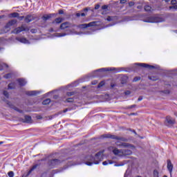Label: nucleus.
Masks as SVG:
<instances>
[{"label": "nucleus", "instance_id": "22", "mask_svg": "<svg viewBox=\"0 0 177 177\" xmlns=\"http://www.w3.org/2000/svg\"><path fill=\"white\" fill-rule=\"evenodd\" d=\"M114 70H115V68H102L97 70V71H114Z\"/></svg>", "mask_w": 177, "mask_h": 177}, {"label": "nucleus", "instance_id": "50", "mask_svg": "<svg viewBox=\"0 0 177 177\" xmlns=\"http://www.w3.org/2000/svg\"><path fill=\"white\" fill-rule=\"evenodd\" d=\"M80 16H82V17H85V16H86V14L85 12H82L80 13Z\"/></svg>", "mask_w": 177, "mask_h": 177}, {"label": "nucleus", "instance_id": "34", "mask_svg": "<svg viewBox=\"0 0 177 177\" xmlns=\"http://www.w3.org/2000/svg\"><path fill=\"white\" fill-rule=\"evenodd\" d=\"M8 176L9 177H13V176H15V172H13V171H9L8 173Z\"/></svg>", "mask_w": 177, "mask_h": 177}, {"label": "nucleus", "instance_id": "53", "mask_svg": "<svg viewBox=\"0 0 177 177\" xmlns=\"http://www.w3.org/2000/svg\"><path fill=\"white\" fill-rule=\"evenodd\" d=\"M64 13V11H63V10H59V15H63Z\"/></svg>", "mask_w": 177, "mask_h": 177}, {"label": "nucleus", "instance_id": "21", "mask_svg": "<svg viewBox=\"0 0 177 177\" xmlns=\"http://www.w3.org/2000/svg\"><path fill=\"white\" fill-rule=\"evenodd\" d=\"M144 10L145 12H153L154 9L151 8L149 5H146L144 6Z\"/></svg>", "mask_w": 177, "mask_h": 177}, {"label": "nucleus", "instance_id": "7", "mask_svg": "<svg viewBox=\"0 0 177 177\" xmlns=\"http://www.w3.org/2000/svg\"><path fill=\"white\" fill-rule=\"evenodd\" d=\"M175 124V120L172 118L171 116H167L165 121V124L167 127H172Z\"/></svg>", "mask_w": 177, "mask_h": 177}, {"label": "nucleus", "instance_id": "3", "mask_svg": "<svg viewBox=\"0 0 177 177\" xmlns=\"http://www.w3.org/2000/svg\"><path fill=\"white\" fill-rule=\"evenodd\" d=\"M16 23H17V20L16 19L9 21L8 23H7L6 25L4 26V30H0V34H5L6 32H8V31H10V27H12V26H15Z\"/></svg>", "mask_w": 177, "mask_h": 177}, {"label": "nucleus", "instance_id": "35", "mask_svg": "<svg viewBox=\"0 0 177 177\" xmlns=\"http://www.w3.org/2000/svg\"><path fill=\"white\" fill-rule=\"evenodd\" d=\"M153 177H160L158 176V171L157 170L153 171Z\"/></svg>", "mask_w": 177, "mask_h": 177}, {"label": "nucleus", "instance_id": "52", "mask_svg": "<svg viewBox=\"0 0 177 177\" xmlns=\"http://www.w3.org/2000/svg\"><path fill=\"white\" fill-rule=\"evenodd\" d=\"M101 15H107V10H104V11H102V12H101Z\"/></svg>", "mask_w": 177, "mask_h": 177}, {"label": "nucleus", "instance_id": "9", "mask_svg": "<svg viewBox=\"0 0 177 177\" xmlns=\"http://www.w3.org/2000/svg\"><path fill=\"white\" fill-rule=\"evenodd\" d=\"M96 26V21H92L88 24H82L78 26L79 28H88V27H93Z\"/></svg>", "mask_w": 177, "mask_h": 177}, {"label": "nucleus", "instance_id": "55", "mask_svg": "<svg viewBox=\"0 0 177 177\" xmlns=\"http://www.w3.org/2000/svg\"><path fill=\"white\" fill-rule=\"evenodd\" d=\"M120 3H127V0H120Z\"/></svg>", "mask_w": 177, "mask_h": 177}, {"label": "nucleus", "instance_id": "56", "mask_svg": "<svg viewBox=\"0 0 177 177\" xmlns=\"http://www.w3.org/2000/svg\"><path fill=\"white\" fill-rule=\"evenodd\" d=\"M76 17H81V13L80 12L76 13Z\"/></svg>", "mask_w": 177, "mask_h": 177}, {"label": "nucleus", "instance_id": "11", "mask_svg": "<svg viewBox=\"0 0 177 177\" xmlns=\"http://www.w3.org/2000/svg\"><path fill=\"white\" fill-rule=\"evenodd\" d=\"M110 150L113 149V153L115 156H122V149H118L117 148L110 147Z\"/></svg>", "mask_w": 177, "mask_h": 177}, {"label": "nucleus", "instance_id": "14", "mask_svg": "<svg viewBox=\"0 0 177 177\" xmlns=\"http://www.w3.org/2000/svg\"><path fill=\"white\" fill-rule=\"evenodd\" d=\"M15 39L21 44H30V41L26 37H16Z\"/></svg>", "mask_w": 177, "mask_h": 177}, {"label": "nucleus", "instance_id": "29", "mask_svg": "<svg viewBox=\"0 0 177 177\" xmlns=\"http://www.w3.org/2000/svg\"><path fill=\"white\" fill-rule=\"evenodd\" d=\"M5 67L8 68V66L6 64H0V71H2Z\"/></svg>", "mask_w": 177, "mask_h": 177}, {"label": "nucleus", "instance_id": "59", "mask_svg": "<svg viewBox=\"0 0 177 177\" xmlns=\"http://www.w3.org/2000/svg\"><path fill=\"white\" fill-rule=\"evenodd\" d=\"M68 111V109H66L63 111V113H67V111Z\"/></svg>", "mask_w": 177, "mask_h": 177}, {"label": "nucleus", "instance_id": "31", "mask_svg": "<svg viewBox=\"0 0 177 177\" xmlns=\"http://www.w3.org/2000/svg\"><path fill=\"white\" fill-rule=\"evenodd\" d=\"M101 9H102V10H109V6L108 5H104L101 7Z\"/></svg>", "mask_w": 177, "mask_h": 177}, {"label": "nucleus", "instance_id": "30", "mask_svg": "<svg viewBox=\"0 0 177 177\" xmlns=\"http://www.w3.org/2000/svg\"><path fill=\"white\" fill-rule=\"evenodd\" d=\"M8 89H15V83H11L8 84Z\"/></svg>", "mask_w": 177, "mask_h": 177}, {"label": "nucleus", "instance_id": "40", "mask_svg": "<svg viewBox=\"0 0 177 177\" xmlns=\"http://www.w3.org/2000/svg\"><path fill=\"white\" fill-rule=\"evenodd\" d=\"M135 107H136V104H133L131 106H127V109L129 110L131 109H135Z\"/></svg>", "mask_w": 177, "mask_h": 177}, {"label": "nucleus", "instance_id": "2", "mask_svg": "<svg viewBox=\"0 0 177 177\" xmlns=\"http://www.w3.org/2000/svg\"><path fill=\"white\" fill-rule=\"evenodd\" d=\"M102 138H106L108 139H113L115 140H120V142H128V138L125 137H120L115 135L111 134H104L102 136Z\"/></svg>", "mask_w": 177, "mask_h": 177}, {"label": "nucleus", "instance_id": "5", "mask_svg": "<svg viewBox=\"0 0 177 177\" xmlns=\"http://www.w3.org/2000/svg\"><path fill=\"white\" fill-rule=\"evenodd\" d=\"M115 145H116V146H118L119 147H128L129 149H131L132 150H133V149H135V145H131L127 142H121L120 141H117V142H115Z\"/></svg>", "mask_w": 177, "mask_h": 177}, {"label": "nucleus", "instance_id": "10", "mask_svg": "<svg viewBox=\"0 0 177 177\" xmlns=\"http://www.w3.org/2000/svg\"><path fill=\"white\" fill-rule=\"evenodd\" d=\"M35 20V17L33 15H28L25 17L26 23H30V21H34Z\"/></svg>", "mask_w": 177, "mask_h": 177}, {"label": "nucleus", "instance_id": "17", "mask_svg": "<svg viewBox=\"0 0 177 177\" xmlns=\"http://www.w3.org/2000/svg\"><path fill=\"white\" fill-rule=\"evenodd\" d=\"M24 122H26V124H31V122H32V119L31 118V116L25 115Z\"/></svg>", "mask_w": 177, "mask_h": 177}, {"label": "nucleus", "instance_id": "19", "mask_svg": "<svg viewBox=\"0 0 177 177\" xmlns=\"http://www.w3.org/2000/svg\"><path fill=\"white\" fill-rule=\"evenodd\" d=\"M145 23H156V19L153 17H150L144 20Z\"/></svg>", "mask_w": 177, "mask_h": 177}, {"label": "nucleus", "instance_id": "6", "mask_svg": "<svg viewBox=\"0 0 177 177\" xmlns=\"http://www.w3.org/2000/svg\"><path fill=\"white\" fill-rule=\"evenodd\" d=\"M60 164H62V160L59 159H52L48 161V165L51 168L57 167V165H60Z\"/></svg>", "mask_w": 177, "mask_h": 177}, {"label": "nucleus", "instance_id": "60", "mask_svg": "<svg viewBox=\"0 0 177 177\" xmlns=\"http://www.w3.org/2000/svg\"><path fill=\"white\" fill-rule=\"evenodd\" d=\"M137 9H142V6H137Z\"/></svg>", "mask_w": 177, "mask_h": 177}, {"label": "nucleus", "instance_id": "43", "mask_svg": "<svg viewBox=\"0 0 177 177\" xmlns=\"http://www.w3.org/2000/svg\"><path fill=\"white\" fill-rule=\"evenodd\" d=\"M66 95L67 96H73V95H74V92H68Z\"/></svg>", "mask_w": 177, "mask_h": 177}, {"label": "nucleus", "instance_id": "61", "mask_svg": "<svg viewBox=\"0 0 177 177\" xmlns=\"http://www.w3.org/2000/svg\"><path fill=\"white\" fill-rule=\"evenodd\" d=\"M3 17H5V15H1L0 16V20H1V19H3Z\"/></svg>", "mask_w": 177, "mask_h": 177}, {"label": "nucleus", "instance_id": "13", "mask_svg": "<svg viewBox=\"0 0 177 177\" xmlns=\"http://www.w3.org/2000/svg\"><path fill=\"white\" fill-rule=\"evenodd\" d=\"M6 103H7L8 106L9 107H10V109H13L14 110H15V111H18V113H23V111H21V110L19 109V108L13 106V104H12V103L10 102L6 101Z\"/></svg>", "mask_w": 177, "mask_h": 177}, {"label": "nucleus", "instance_id": "42", "mask_svg": "<svg viewBox=\"0 0 177 177\" xmlns=\"http://www.w3.org/2000/svg\"><path fill=\"white\" fill-rule=\"evenodd\" d=\"M169 9H175V10H177V6L176 5H174L173 6H169Z\"/></svg>", "mask_w": 177, "mask_h": 177}, {"label": "nucleus", "instance_id": "25", "mask_svg": "<svg viewBox=\"0 0 177 177\" xmlns=\"http://www.w3.org/2000/svg\"><path fill=\"white\" fill-rule=\"evenodd\" d=\"M19 16H20V14L18 12H12L10 14V17H19Z\"/></svg>", "mask_w": 177, "mask_h": 177}, {"label": "nucleus", "instance_id": "62", "mask_svg": "<svg viewBox=\"0 0 177 177\" xmlns=\"http://www.w3.org/2000/svg\"><path fill=\"white\" fill-rule=\"evenodd\" d=\"M113 5H118V1H115V2L113 3Z\"/></svg>", "mask_w": 177, "mask_h": 177}, {"label": "nucleus", "instance_id": "8", "mask_svg": "<svg viewBox=\"0 0 177 177\" xmlns=\"http://www.w3.org/2000/svg\"><path fill=\"white\" fill-rule=\"evenodd\" d=\"M75 25L71 24L70 22H64L60 25L59 28L61 30H66V28H71V27H75Z\"/></svg>", "mask_w": 177, "mask_h": 177}, {"label": "nucleus", "instance_id": "48", "mask_svg": "<svg viewBox=\"0 0 177 177\" xmlns=\"http://www.w3.org/2000/svg\"><path fill=\"white\" fill-rule=\"evenodd\" d=\"M149 80H152V81H157V78L154 79L153 77H149Z\"/></svg>", "mask_w": 177, "mask_h": 177}, {"label": "nucleus", "instance_id": "54", "mask_svg": "<svg viewBox=\"0 0 177 177\" xmlns=\"http://www.w3.org/2000/svg\"><path fill=\"white\" fill-rule=\"evenodd\" d=\"M138 102H141V100H143V97L140 96L138 99Z\"/></svg>", "mask_w": 177, "mask_h": 177}, {"label": "nucleus", "instance_id": "63", "mask_svg": "<svg viewBox=\"0 0 177 177\" xmlns=\"http://www.w3.org/2000/svg\"><path fill=\"white\" fill-rule=\"evenodd\" d=\"M132 132H133V133H135V135H136V131L135 130H133Z\"/></svg>", "mask_w": 177, "mask_h": 177}, {"label": "nucleus", "instance_id": "39", "mask_svg": "<svg viewBox=\"0 0 177 177\" xmlns=\"http://www.w3.org/2000/svg\"><path fill=\"white\" fill-rule=\"evenodd\" d=\"M104 82H100L97 86V88H102V86H104Z\"/></svg>", "mask_w": 177, "mask_h": 177}, {"label": "nucleus", "instance_id": "58", "mask_svg": "<svg viewBox=\"0 0 177 177\" xmlns=\"http://www.w3.org/2000/svg\"><path fill=\"white\" fill-rule=\"evenodd\" d=\"M96 84H97V81H94L92 82L93 85H96Z\"/></svg>", "mask_w": 177, "mask_h": 177}, {"label": "nucleus", "instance_id": "18", "mask_svg": "<svg viewBox=\"0 0 177 177\" xmlns=\"http://www.w3.org/2000/svg\"><path fill=\"white\" fill-rule=\"evenodd\" d=\"M38 93H39V91H32L26 92V95H28V96H35V95H38Z\"/></svg>", "mask_w": 177, "mask_h": 177}, {"label": "nucleus", "instance_id": "32", "mask_svg": "<svg viewBox=\"0 0 177 177\" xmlns=\"http://www.w3.org/2000/svg\"><path fill=\"white\" fill-rule=\"evenodd\" d=\"M114 17H116L108 16V17L106 18V20L107 21H113V20H114Z\"/></svg>", "mask_w": 177, "mask_h": 177}, {"label": "nucleus", "instance_id": "1", "mask_svg": "<svg viewBox=\"0 0 177 177\" xmlns=\"http://www.w3.org/2000/svg\"><path fill=\"white\" fill-rule=\"evenodd\" d=\"M103 153H104V150L100 151L95 154V158L93 156L90 157V161L91 162H86V165H93V164H99L102 160H103Z\"/></svg>", "mask_w": 177, "mask_h": 177}, {"label": "nucleus", "instance_id": "20", "mask_svg": "<svg viewBox=\"0 0 177 177\" xmlns=\"http://www.w3.org/2000/svg\"><path fill=\"white\" fill-rule=\"evenodd\" d=\"M174 168V165H172V162L170 160H167V169L169 171V172H172V169Z\"/></svg>", "mask_w": 177, "mask_h": 177}, {"label": "nucleus", "instance_id": "4", "mask_svg": "<svg viewBox=\"0 0 177 177\" xmlns=\"http://www.w3.org/2000/svg\"><path fill=\"white\" fill-rule=\"evenodd\" d=\"M23 31H30V28L24 26V25H21V26L15 28L11 32L12 34H20V32H23Z\"/></svg>", "mask_w": 177, "mask_h": 177}, {"label": "nucleus", "instance_id": "41", "mask_svg": "<svg viewBox=\"0 0 177 177\" xmlns=\"http://www.w3.org/2000/svg\"><path fill=\"white\" fill-rule=\"evenodd\" d=\"M3 95H4V96H6V97H7V98L9 97V93H8V91H4Z\"/></svg>", "mask_w": 177, "mask_h": 177}, {"label": "nucleus", "instance_id": "45", "mask_svg": "<svg viewBox=\"0 0 177 177\" xmlns=\"http://www.w3.org/2000/svg\"><path fill=\"white\" fill-rule=\"evenodd\" d=\"M18 19H19V20L21 21V20H23V19H26V17L25 16L20 17V15H19Z\"/></svg>", "mask_w": 177, "mask_h": 177}, {"label": "nucleus", "instance_id": "12", "mask_svg": "<svg viewBox=\"0 0 177 177\" xmlns=\"http://www.w3.org/2000/svg\"><path fill=\"white\" fill-rule=\"evenodd\" d=\"M138 66H140V67H144V68H149V70H151L153 68H156V66L152 65H149L147 64H136Z\"/></svg>", "mask_w": 177, "mask_h": 177}, {"label": "nucleus", "instance_id": "57", "mask_svg": "<svg viewBox=\"0 0 177 177\" xmlns=\"http://www.w3.org/2000/svg\"><path fill=\"white\" fill-rule=\"evenodd\" d=\"M125 95H128L131 93V92L129 91H127L126 92H124Z\"/></svg>", "mask_w": 177, "mask_h": 177}, {"label": "nucleus", "instance_id": "44", "mask_svg": "<svg viewBox=\"0 0 177 177\" xmlns=\"http://www.w3.org/2000/svg\"><path fill=\"white\" fill-rule=\"evenodd\" d=\"M133 5H135V2H133V1H130V2L129 3V6H130V7L133 6Z\"/></svg>", "mask_w": 177, "mask_h": 177}, {"label": "nucleus", "instance_id": "33", "mask_svg": "<svg viewBox=\"0 0 177 177\" xmlns=\"http://www.w3.org/2000/svg\"><path fill=\"white\" fill-rule=\"evenodd\" d=\"M66 102L68 103H73V102H74V98H73V97L68 98V99H66Z\"/></svg>", "mask_w": 177, "mask_h": 177}, {"label": "nucleus", "instance_id": "26", "mask_svg": "<svg viewBox=\"0 0 177 177\" xmlns=\"http://www.w3.org/2000/svg\"><path fill=\"white\" fill-rule=\"evenodd\" d=\"M49 103H50V99L49 98L46 99L42 102V104H44V106H46V104H49Z\"/></svg>", "mask_w": 177, "mask_h": 177}, {"label": "nucleus", "instance_id": "16", "mask_svg": "<svg viewBox=\"0 0 177 177\" xmlns=\"http://www.w3.org/2000/svg\"><path fill=\"white\" fill-rule=\"evenodd\" d=\"M122 156H131L132 154V151L131 149H122Z\"/></svg>", "mask_w": 177, "mask_h": 177}, {"label": "nucleus", "instance_id": "47", "mask_svg": "<svg viewBox=\"0 0 177 177\" xmlns=\"http://www.w3.org/2000/svg\"><path fill=\"white\" fill-rule=\"evenodd\" d=\"M99 8H100V5H99V4L95 5V10H97V9H99Z\"/></svg>", "mask_w": 177, "mask_h": 177}, {"label": "nucleus", "instance_id": "64", "mask_svg": "<svg viewBox=\"0 0 177 177\" xmlns=\"http://www.w3.org/2000/svg\"><path fill=\"white\" fill-rule=\"evenodd\" d=\"M165 2L168 3L169 2V0H165Z\"/></svg>", "mask_w": 177, "mask_h": 177}, {"label": "nucleus", "instance_id": "49", "mask_svg": "<svg viewBox=\"0 0 177 177\" xmlns=\"http://www.w3.org/2000/svg\"><path fill=\"white\" fill-rule=\"evenodd\" d=\"M171 5H175L176 3V0H171Z\"/></svg>", "mask_w": 177, "mask_h": 177}, {"label": "nucleus", "instance_id": "46", "mask_svg": "<svg viewBox=\"0 0 177 177\" xmlns=\"http://www.w3.org/2000/svg\"><path fill=\"white\" fill-rule=\"evenodd\" d=\"M66 33H59L58 34L57 37H66Z\"/></svg>", "mask_w": 177, "mask_h": 177}, {"label": "nucleus", "instance_id": "24", "mask_svg": "<svg viewBox=\"0 0 177 177\" xmlns=\"http://www.w3.org/2000/svg\"><path fill=\"white\" fill-rule=\"evenodd\" d=\"M17 82H19L20 86H24L26 84H27V82L24 79H18Z\"/></svg>", "mask_w": 177, "mask_h": 177}, {"label": "nucleus", "instance_id": "38", "mask_svg": "<svg viewBox=\"0 0 177 177\" xmlns=\"http://www.w3.org/2000/svg\"><path fill=\"white\" fill-rule=\"evenodd\" d=\"M37 31L38 30L36 28H32L30 30V32H32V34H37Z\"/></svg>", "mask_w": 177, "mask_h": 177}, {"label": "nucleus", "instance_id": "27", "mask_svg": "<svg viewBox=\"0 0 177 177\" xmlns=\"http://www.w3.org/2000/svg\"><path fill=\"white\" fill-rule=\"evenodd\" d=\"M38 167V165H35L32 166V167L28 171V175H30V174H31V172H32V171H34V169H36V168Z\"/></svg>", "mask_w": 177, "mask_h": 177}, {"label": "nucleus", "instance_id": "37", "mask_svg": "<svg viewBox=\"0 0 177 177\" xmlns=\"http://www.w3.org/2000/svg\"><path fill=\"white\" fill-rule=\"evenodd\" d=\"M3 77L8 80L12 77V74L8 73L7 75H5Z\"/></svg>", "mask_w": 177, "mask_h": 177}, {"label": "nucleus", "instance_id": "51", "mask_svg": "<svg viewBox=\"0 0 177 177\" xmlns=\"http://www.w3.org/2000/svg\"><path fill=\"white\" fill-rule=\"evenodd\" d=\"M88 10H89V8H86L83 9V10H82V12H88Z\"/></svg>", "mask_w": 177, "mask_h": 177}, {"label": "nucleus", "instance_id": "28", "mask_svg": "<svg viewBox=\"0 0 177 177\" xmlns=\"http://www.w3.org/2000/svg\"><path fill=\"white\" fill-rule=\"evenodd\" d=\"M113 162L112 160H106L102 162V165H109V164H113Z\"/></svg>", "mask_w": 177, "mask_h": 177}, {"label": "nucleus", "instance_id": "15", "mask_svg": "<svg viewBox=\"0 0 177 177\" xmlns=\"http://www.w3.org/2000/svg\"><path fill=\"white\" fill-rule=\"evenodd\" d=\"M57 14H49V15H44L42 16L41 19L44 21H46V20H49V19H52L53 16H56Z\"/></svg>", "mask_w": 177, "mask_h": 177}, {"label": "nucleus", "instance_id": "36", "mask_svg": "<svg viewBox=\"0 0 177 177\" xmlns=\"http://www.w3.org/2000/svg\"><path fill=\"white\" fill-rule=\"evenodd\" d=\"M137 81H140V77H136L133 78V82H137Z\"/></svg>", "mask_w": 177, "mask_h": 177}, {"label": "nucleus", "instance_id": "23", "mask_svg": "<svg viewBox=\"0 0 177 177\" xmlns=\"http://www.w3.org/2000/svg\"><path fill=\"white\" fill-rule=\"evenodd\" d=\"M62 21H63V18L62 17H58L57 19H55L52 24H60V23H62Z\"/></svg>", "mask_w": 177, "mask_h": 177}]
</instances>
